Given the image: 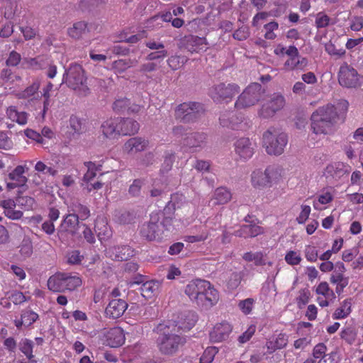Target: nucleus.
I'll return each instance as SVG.
<instances>
[{"mask_svg":"<svg viewBox=\"0 0 363 363\" xmlns=\"http://www.w3.org/2000/svg\"><path fill=\"white\" fill-rule=\"evenodd\" d=\"M264 255L262 252H248L243 255L242 258L247 262H254L255 265L260 266L264 264Z\"/></svg>","mask_w":363,"mask_h":363,"instance_id":"47","label":"nucleus"},{"mask_svg":"<svg viewBox=\"0 0 363 363\" xmlns=\"http://www.w3.org/2000/svg\"><path fill=\"white\" fill-rule=\"evenodd\" d=\"M345 271L346 269L345 264L342 262H336L335 264V269H333V272L330 278V283H337L339 281L349 280V278L345 275Z\"/></svg>","mask_w":363,"mask_h":363,"instance_id":"40","label":"nucleus"},{"mask_svg":"<svg viewBox=\"0 0 363 363\" xmlns=\"http://www.w3.org/2000/svg\"><path fill=\"white\" fill-rule=\"evenodd\" d=\"M89 32L86 21H77L67 29L68 35L74 39H80Z\"/></svg>","mask_w":363,"mask_h":363,"instance_id":"34","label":"nucleus"},{"mask_svg":"<svg viewBox=\"0 0 363 363\" xmlns=\"http://www.w3.org/2000/svg\"><path fill=\"white\" fill-rule=\"evenodd\" d=\"M81 276L76 272H57L49 277L48 288L55 293L73 291L82 285Z\"/></svg>","mask_w":363,"mask_h":363,"instance_id":"4","label":"nucleus"},{"mask_svg":"<svg viewBox=\"0 0 363 363\" xmlns=\"http://www.w3.org/2000/svg\"><path fill=\"white\" fill-rule=\"evenodd\" d=\"M200 104L196 102H184L175 109V118L183 123L196 121L199 115Z\"/></svg>","mask_w":363,"mask_h":363,"instance_id":"11","label":"nucleus"},{"mask_svg":"<svg viewBox=\"0 0 363 363\" xmlns=\"http://www.w3.org/2000/svg\"><path fill=\"white\" fill-rule=\"evenodd\" d=\"M94 228L101 241L106 240L111 236V230L105 219L98 218L96 220Z\"/></svg>","mask_w":363,"mask_h":363,"instance_id":"39","label":"nucleus"},{"mask_svg":"<svg viewBox=\"0 0 363 363\" xmlns=\"http://www.w3.org/2000/svg\"><path fill=\"white\" fill-rule=\"evenodd\" d=\"M284 259L288 264L294 266L299 264L302 258L297 252L290 250L286 254Z\"/></svg>","mask_w":363,"mask_h":363,"instance_id":"57","label":"nucleus"},{"mask_svg":"<svg viewBox=\"0 0 363 363\" xmlns=\"http://www.w3.org/2000/svg\"><path fill=\"white\" fill-rule=\"evenodd\" d=\"M127 302L122 298L111 299L105 309L106 316L116 319L121 317L128 308Z\"/></svg>","mask_w":363,"mask_h":363,"instance_id":"22","label":"nucleus"},{"mask_svg":"<svg viewBox=\"0 0 363 363\" xmlns=\"http://www.w3.org/2000/svg\"><path fill=\"white\" fill-rule=\"evenodd\" d=\"M266 174L269 187L278 184L283 177V169L275 166H268L266 169Z\"/></svg>","mask_w":363,"mask_h":363,"instance_id":"38","label":"nucleus"},{"mask_svg":"<svg viewBox=\"0 0 363 363\" xmlns=\"http://www.w3.org/2000/svg\"><path fill=\"white\" fill-rule=\"evenodd\" d=\"M40 86V82L38 80L34 81L30 86H27L24 90L17 91L14 94L15 96L18 99H33L35 95L38 94Z\"/></svg>","mask_w":363,"mask_h":363,"instance_id":"37","label":"nucleus"},{"mask_svg":"<svg viewBox=\"0 0 363 363\" xmlns=\"http://www.w3.org/2000/svg\"><path fill=\"white\" fill-rule=\"evenodd\" d=\"M84 165L87 167V172L84 175V181L89 183L94 177H96L97 172L101 170V165L96 164L93 162H86Z\"/></svg>","mask_w":363,"mask_h":363,"instance_id":"41","label":"nucleus"},{"mask_svg":"<svg viewBox=\"0 0 363 363\" xmlns=\"http://www.w3.org/2000/svg\"><path fill=\"white\" fill-rule=\"evenodd\" d=\"M130 105V101L127 98H121L116 99L113 104V109L117 113L127 111L128 106Z\"/></svg>","mask_w":363,"mask_h":363,"instance_id":"58","label":"nucleus"},{"mask_svg":"<svg viewBox=\"0 0 363 363\" xmlns=\"http://www.w3.org/2000/svg\"><path fill=\"white\" fill-rule=\"evenodd\" d=\"M240 91V87L235 83L220 82L209 89V96L214 102H229Z\"/></svg>","mask_w":363,"mask_h":363,"instance_id":"8","label":"nucleus"},{"mask_svg":"<svg viewBox=\"0 0 363 363\" xmlns=\"http://www.w3.org/2000/svg\"><path fill=\"white\" fill-rule=\"evenodd\" d=\"M25 40H30L38 35V30L29 26H21L19 28Z\"/></svg>","mask_w":363,"mask_h":363,"instance_id":"54","label":"nucleus"},{"mask_svg":"<svg viewBox=\"0 0 363 363\" xmlns=\"http://www.w3.org/2000/svg\"><path fill=\"white\" fill-rule=\"evenodd\" d=\"M350 28L353 31L361 30L363 28V16H353L350 19Z\"/></svg>","mask_w":363,"mask_h":363,"instance_id":"64","label":"nucleus"},{"mask_svg":"<svg viewBox=\"0 0 363 363\" xmlns=\"http://www.w3.org/2000/svg\"><path fill=\"white\" fill-rule=\"evenodd\" d=\"M254 303L255 300L252 298H248L245 300L240 301L238 307L245 315H249L252 311Z\"/></svg>","mask_w":363,"mask_h":363,"instance_id":"56","label":"nucleus"},{"mask_svg":"<svg viewBox=\"0 0 363 363\" xmlns=\"http://www.w3.org/2000/svg\"><path fill=\"white\" fill-rule=\"evenodd\" d=\"M6 116L13 122L24 125L28 122V114L25 111H18L16 106H10L6 111Z\"/></svg>","mask_w":363,"mask_h":363,"instance_id":"33","label":"nucleus"},{"mask_svg":"<svg viewBox=\"0 0 363 363\" xmlns=\"http://www.w3.org/2000/svg\"><path fill=\"white\" fill-rule=\"evenodd\" d=\"M315 293L323 296H318L317 298V302L321 307L328 306L330 302L333 301L336 298L335 292L326 281H321L317 286Z\"/></svg>","mask_w":363,"mask_h":363,"instance_id":"23","label":"nucleus"},{"mask_svg":"<svg viewBox=\"0 0 363 363\" xmlns=\"http://www.w3.org/2000/svg\"><path fill=\"white\" fill-rule=\"evenodd\" d=\"M288 343V337L284 333H279L268 339L265 347L268 354H272L278 350H281L286 346Z\"/></svg>","mask_w":363,"mask_h":363,"instance_id":"28","label":"nucleus"},{"mask_svg":"<svg viewBox=\"0 0 363 363\" xmlns=\"http://www.w3.org/2000/svg\"><path fill=\"white\" fill-rule=\"evenodd\" d=\"M144 279L145 277L143 276L136 277L135 280L131 283V285L133 286L134 284H141L138 289L141 295L145 299H150L154 297L160 287V283L155 280L145 281Z\"/></svg>","mask_w":363,"mask_h":363,"instance_id":"20","label":"nucleus"},{"mask_svg":"<svg viewBox=\"0 0 363 363\" xmlns=\"http://www.w3.org/2000/svg\"><path fill=\"white\" fill-rule=\"evenodd\" d=\"M20 350L21 352H23L29 360H31L34 357V355L33 354V342L30 340L25 339L23 341Z\"/></svg>","mask_w":363,"mask_h":363,"instance_id":"55","label":"nucleus"},{"mask_svg":"<svg viewBox=\"0 0 363 363\" xmlns=\"http://www.w3.org/2000/svg\"><path fill=\"white\" fill-rule=\"evenodd\" d=\"M53 89V84L48 82L47 85L43 88L42 96L44 99L43 101V114H45L48 110L50 106V91Z\"/></svg>","mask_w":363,"mask_h":363,"instance_id":"48","label":"nucleus"},{"mask_svg":"<svg viewBox=\"0 0 363 363\" xmlns=\"http://www.w3.org/2000/svg\"><path fill=\"white\" fill-rule=\"evenodd\" d=\"M339 115L336 107L328 104L318 108L311 116V127L316 135H326L331 132L337 123Z\"/></svg>","mask_w":363,"mask_h":363,"instance_id":"3","label":"nucleus"},{"mask_svg":"<svg viewBox=\"0 0 363 363\" xmlns=\"http://www.w3.org/2000/svg\"><path fill=\"white\" fill-rule=\"evenodd\" d=\"M79 225V216L74 213L68 214L63 219L61 224L62 230L74 235Z\"/></svg>","mask_w":363,"mask_h":363,"instance_id":"36","label":"nucleus"},{"mask_svg":"<svg viewBox=\"0 0 363 363\" xmlns=\"http://www.w3.org/2000/svg\"><path fill=\"white\" fill-rule=\"evenodd\" d=\"M311 297V292L308 289H303L298 291V296L296 301L298 308H303L308 302Z\"/></svg>","mask_w":363,"mask_h":363,"instance_id":"50","label":"nucleus"},{"mask_svg":"<svg viewBox=\"0 0 363 363\" xmlns=\"http://www.w3.org/2000/svg\"><path fill=\"white\" fill-rule=\"evenodd\" d=\"M338 82L347 88L356 87L359 84V78L356 69L347 63L340 66L338 72Z\"/></svg>","mask_w":363,"mask_h":363,"instance_id":"14","label":"nucleus"},{"mask_svg":"<svg viewBox=\"0 0 363 363\" xmlns=\"http://www.w3.org/2000/svg\"><path fill=\"white\" fill-rule=\"evenodd\" d=\"M251 184L255 189H262L269 187L266 169H255L251 174Z\"/></svg>","mask_w":363,"mask_h":363,"instance_id":"35","label":"nucleus"},{"mask_svg":"<svg viewBox=\"0 0 363 363\" xmlns=\"http://www.w3.org/2000/svg\"><path fill=\"white\" fill-rule=\"evenodd\" d=\"M66 76L65 82L67 86L78 91L79 94L86 95L89 89L86 86V78L84 75V70L79 65H71L69 69L64 74V78Z\"/></svg>","mask_w":363,"mask_h":363,"instance_id":"6","label":"nucleus"},{"mask_svg":"<svg viewBox=\"0 0 363 363\" xmlns=\"http://www.w3.org/2000/svg\"><path fill=\"white\" fill-rule=\"evenodd\" d=\"M106 255L113 260L125 261L135 255V250L128 245L113 246L106 250Z\"/></svg>","mask_w":363,"mask_h":363,"instance_id":"21","label":"nucleus"},{"mask_svg":"<svg viewBox=\"0 0 363 363\" xmlns=\"http://www.w3.org/2000/svg\"><path fill=\"white\" fill-rule=\"evenodd\" d=\"M266 32L264 33V38L267 40H274L277 38V34L274 30L279 28V23L277 21H271L264 26Z\"/></svg>","mask_w":363,"mask_h":363,"instance_id":"52","label":"nucleus"},{"mask_svg":"<svg viewBox=\"0 0 363 363\" xmlns=\"http://www.w3.org/2000/svg\"><path fill=\"white\" fill-rule=\"evenodd\" d=\"M30 65L41 69H47L46 74L48 78L53 79L57 74V66L54 65L50 58L45 56H38L30 60Z\"/></svg>","mask_w":363,"mask_h":363,"instance_id":"24","label":"nucleus"},{"mask_svg":"<svg viewBox=\"0 0 363 363\" xmlns=\"http://www.w3.org/2000/svg\"><path fill=\"white\" fill-rule=\"evenodd\" d=\"M219 121L223 127L235 130L238 128L242 120L236 116L233 111H225L220 114Z\"/></svg>","mask_w":363,"mask_h":363,"instance_id":"32","label":"nucleus"},{"mask_svg":"<svg viewBox=\"0 0 363 363\" xmlns=\"http://www.w3.org/2000/svg\"><path fill=\"white\" fill-rule=\"evenodd\" d=\"M264 89L259 83L248 85L239 95L235 107L237 109H244L255 106L262 98Z\"/></svg>","mask_w":363,"mask_h":363,"instance_id":"7","label":"nucleus"},{"mask_svg":"<svg viewBox=\"0 0 363 363\" xmlns=\"http://www.w3.org/2000/svg\"><path fill=\"white\" fill-rule=\"evenodd\" d=\"M233 325L226 320L216 323L209 333L210 340L221 342L226 340L233 331Z\"/></svg>","mask_w":363,"mask_h":363,"instance_id":"19","label":"nucleus"},{"mask_svg":"<svg viewBox=\"0 0 363 363\" xmlns=\"http://www.w3.org/2000/svg\"><path fill=\"white\" fill-rule=\"evenodd\" d=\"M1 79L4 82H13L14 81H20L21 77L14 74L10 69H4L1 72Z\"/></svg>","mask_w":363,"mask_h":363,"instance_id":"62","label":"nucleus"},{"mask_svg":"<svg viewBox=\"0 0 363 363\" xmlns=\"http://www.w3.org/2000/svg\"><path fill=\"white\" fill-rule=\"evenodd\" d=\"M149 145V140L143 137H133L125 141L123 146V152L128 155H135L145 151Z\"/></svg>","mask_w":363,"mask_h":363,"instance_id":"18","label":"nucleus"},{"mask_svg":"<svg viewBox=\"0 0 363 363\" xmlns=\"http://www.w3.org/2000/svg\"><path fill=\"white\" fill-rule=\"evenodd\" d=\"M118 123L119 136L135 135L140 129L138 122L130 118L118 117Z\"/></svg>","mask_w":363,"mask_h":363,"instance_id":"25","label":"nucleus"},{"mask_svg":"<svg viewBox=\"0 0 363 363\" xmlns=\"http://www.w3.org/2000/svg\"><path fill=\"white\" fill-rule=\"evenodd\" d=\"M262 146L270 155H281L288 143L287 135L274 127L269 128L262 135Z\"/></svg>","mask_w":363,"mask_h":363,"instance_id":"5","label":"nucleus"},{"mask_svg":"<svg viewBox=\"0 0 363 363\" xmlns=\"http://www.w3.org/2000/svg\"><path fill=\"white\" fill-rule=\"evenodd\" d=\"M38 314L33 311H23L21 318L23 319L24 325L30 326L38 318Z\"/></svg>","mask_w":363,"mask_h":363,"instance_id":"60","label":"nucleus"},{"mask_svg":"<svg viewBox=\"0 0 363 363\" xmlns=\"http://www.w3.org/2000/svg\"><path fill=\"white\" fill-rule=\"evenodd\" d=\"M301 211L297 216L296 220L298 224H303L308 219L311 214V208L308 205H301Z\"/></svg>","mask_w":363,"mask_h":363,"instance_id":"61","label":"nucleus"},{"mask_svg":"<svg viewBox=\"0 0 363 363\" xmlns=\"http://www.w3.org/2000/svg\"><path fill=\"white\" fill-rule=\"evenodd\" d=\"M264 233V229L256 224L242 225L234 232V235L243 238H254Z\"/></svg>","mask_w":363,"mask_h":363,"instance_id":"30","label":"nucleus"},{"mask_svg":"<svg viewBox=\"0 0 363 363\" xmlns=\"http://www.w3.org/2000/svg\"><path fill=\"white\" fill-rule=\"evenodd\" d=\"M133 65L131 60L120 59L112 63L111 69L116 72L121 74Z\"/></svg>","mask_w":363,"mask_h":363,"instance_id":"43","label":"nucleus"},{"mask_svg":"<svg viewBox=\"0 0 363 363\" xmlns=\"http://www.w3.org/2000/svg\"><path fill=\"white\" fill-rule=\"evenodd\" d=\"M100 340L103 344L110 347H119L125 343V337L121 327L104 329L100 334Z\"/></svg>","mask_w":363,"mask_h":363,"instance_id":"12","label":"nucleus"},{"mask_svg":"<svg viewBox=\"0 0 363 363\" xmlns=\"http://www.w3.org/2000/svg\"><path fill=\"white\" fill-rule=\"evenodd\" d=\"M255 146V143L247 137L239 138L233 144L234 152L238 160L242 161H247L253 156Z\"/></svg>","mask_w":363,"mask_h":363,"instance_id":"13","label":"nucleus"},{"mask_svg":"<svg viewBox=\"0 0 363 363\" xmlns=\"http://www.w3.org/2000/svg\"><path fill=\"white\" fill-rule=\"evenodd\" d=\"M176 325L160 324L157 326L158 337L156 340L159 352L165 356H173L185 343L184 336L175 332Z\"/></svg>","mask_w":363,"mask_h":363,"instance_id":"2","label":"nucleus"},{"mask_svg":"<svg viewBox=\"0 0 363 363\" xmlns=\"http://www.w3.org/2000/svg\"><path fill=\"white\" fill-rule=\"evenodd\" d=\"M285 105L284 97L279 94H274L269 101L264 103L259 111V116L264 118L272 117L277 111Z\"/></svg>","mask_w":363,"mask_h":363,"instance_id":"16","label":"nucleus"},{"mask_svg":"<svg viewBox=\"0 0 363 363\" xmlns=\"http://www.w3.org/2000/svg\"><path fill=\"white\" fill-rule=\"evenodd\" d=\"M232 199V194L229 189L225 187H218L215 191L211 199L210 203L213 206L224 205L228 203Z\"/></svg>","mask_w":363,"mask_h":363,"instance_id":"31","label":"nucleus"},{"mask_svg":"<svg viewBox=\"0 0 363 363\" xmlns=\"http://www.w3.org/2000/svg\"><path fill=\"white\" fill-rule=\"evenodd\" d=\"M35 170L39 173L48 174L51 176H55L57 171L51 167L47 166L43 162L38 161L35 165Z\"/></svg>","mask_w":363,"mask_h":363,"instance_id":"59","label":"nucleus"},{"mask_svg":"<svg viewBox=\"0 0 363 363\" xmlns=\"http://www.w3.org/2000/svg\"><path fill=\"white\" fill-rule=\"evenodd\" d=\"M101 130L106 138H118L119 137L118 117L105 121L101 125Z\"/></svg>","mask_w":363,"mask_h":363,"instance_id":"27","label":"nucleus"},{"mask_svg":"<svg viewBox=\"0 0 363 363\" xmlns=\"http://www.w3.org/2000/svg\"><path fill=\"white\" fill-rule=\"evenodd\" d=\"M184 42L186 48L191 53L206 51L208 48V43L205 38L190 35L185 37Z\"/></svg>","mask_w":363,"mask_h":363,"instance_id":"26","label":"nucleus"},{"mask_svg":"<svg viewBox=\"0 0 363 363\" xmlns=\"http://www.w3.org/2000/svg\"><path fill=\"white\" fill-rule=\"evenodd\" d=\"M159 221V213H152L150 221L140 227L141 237L148 241L162 240L164 230L160 227Z\"/></svg>","mask_w":363,"mask_h":363,"instance_id":"9","label":"nucleus"},{"mask_svg":"<svg viewBox=\"0 0 363 363\" xmlns=\"http://www.w3.org/2000/svg\"><path fill=\"white\" fill-rule=\"evenodd\" d=\"M67 262L72 265H77L82 264V262L84 259V256L81 254L78 250H70L66 255Z\"/></svg>","mask_w":363,"mask_h":363,"instance_id":"46","label":"nucleus"},{"mask_svg":"<svg viewBox=\"0 0 363 363\" xmlns=\"http://www.w3.org/2000/svg\"><path fill=\"white\" fill-rule=\"evenodd\" d=\"M352 303L350 299H345L333 313L334 319H342L346 318L351 313Z\"/></svg>","mask_w":363,"mask_h":363,"instance_id":"42","label":"nucleus"},{"mask_svg":"<svg viewBox=\"0 0 363 363\" xmlns=\"http://www.w3.org/2000/svg\"><path fill=\"white\" fill-rule=\"evenodd\" d=\"M28 169L29 168L26 164L16 166L8 174V177L11 182L6 184V189L8 190H12L26 185L28 182V178L25 176V173L28 172Z\"/></svg>","mask_w":363,"mask_h":363,"instance_id":"17","label":"nucleus"},{"mask_svg":"<svg viewBox=\"0 0 363 363\" xmlns=\"http://www.w3.org/2000/svg\"><path fill=\"white\" fill-rule=\"evenodd\" d=\"M184 294L190 301L202 309H210L219 301L220 294L209 281L195 279L190 281L184 288Z\"/></svg>","mask_w":363,"mask_h":363,"instance_id":"1","label":"nucleus"},{"mask_svg":"<svg viewBox=\"0 0 363 363\" xmlns=\"http://www.w3.org/2000/svg\"><path fill=\"white\" fill-rule=\"evenodd\" d=\"M286 55L288 58L284 64V69L285 71H303L307 67L308 63L307 58L301 57L299 55L298 50L296 46H289L287 48Z\"/></svg>","mask_w":363,"mask_h":363,"instance_id":"10","label":"nucleus"},{"mask_svg":"<svg viewBox=\"0 0 363 363\" xmlns=\"http://www.w3.org/2000/svg\"><path fill=\"white\" fill-rule=\"evenodd\" d=\"M350 169L351 167L350 165L344 162H338L328 165L325 171L328 175L337 180L344 175L349 174Z\"/></svg>","mask_w":363,"mask_h":363,"instance_id":"29","label":"nucleus"},{"mask_svg":"<svg viewBox=\"0 0 363 363\" xmlns=\"http://www.w3.org/2000/svg\"><path fill=\"white\" fill-rule=\"evenodd\" d=\"M218 352V349L216 347H208L200 358V363H211Z\"/></svg>","mask_w":363,"mask_h":363,"instance_id":"51","label":"nucleus"},{"mask_svg":"<svg viewBox=\"0 0 363 363\" xmlns=\"http://www.w3.org/2000/svg\"><path fill=\"white\" fill-rule=\"evenodd\" d=\"M184 321L181 323L179 328L184 330H189L191 329L197 321V315L194 311H189L184 315Z\"/></svg>","mask_w":363,"mask_h":363,"instance_id":"44","label":"nucleus"},{"mask_svg":"<svg viewBox=\"0 0 363 363\" xmlns=\"http://www.w3.org/2000/svg\"><path fill=\"white\" fill-rule=\"evenodd\" d=\"M327 347L324 343L317 344L313 350V357L314 359H321L327 356Z\"/></svg>","mask_w":363,"mask_h":363,"instance_id":"63","label":"nucleus"},{"mask_svg":"<svg viewBox=\"0 0 363 363\" xmlns=\"http://www.w3.org/2000/svg\"><path fill=\"white\" fill-rule=\"evenodd\" d=\"M100 258L99 255L97 254H94L91 255V257H84V262L82 264L84 267L87 269V271L90 272V275H92L93 273L91 272L92 270L94 269V266L99 267L100 264Z\"/></svg>","mask_w":363,"mask_h":363,"instance_id":"49","label":"nucleus"},{"mask_svg":"<svg viewBox=\"0 0 363 363\" xmlns=\"http://www.w3.org/2000/svg\"><path fill=\"white\" fill-rule=\"evenodd\" d=\"M173 134L176 137H183L184 138L183 145L189 147H196L201 146V144L204 143L206 136L203 133H187L186 130L182 125H178L173 128Z\"/></svg>","mask_w":363,"mask_h":363,"instance_id":"15","label":"nucleus"},{"mask_svg":"<svg viewBox=\"0 0 363 363\" xmlns=\"http://www.w3.org/2000/svg\"><path fill=\"white\" fill-rule=\"evenodd\" d=\"M6 296H9V298L11 301L13 302L15 305H20L26 302L29 300V298H26V296L23 294V292L18 290H13L11 291H9L6 294Z\"/></svg>","mask_w":363,"mask_h":363,"instance_id":"45","label":"nucleus"},{"mask_svg":"<svg viewBox=\"0 0 363 363\" xmlns=\"http://www.w3.org/2000/svg\"><path fill=\"white\" fill-rule=\"evenodd\" d=\"M19 252L24 257H30L33 253V243L30 238H25L20 246Z\"/></svg>","mask_w":363,"mask_h":363,"instance_id":"53","label":"nucleus"}]
</instances>
